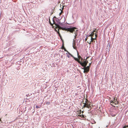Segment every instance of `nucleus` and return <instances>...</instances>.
<instances>
[{
  "instance_id": "f257e3e1",
  "label": "nucleus",
  "mask_w": 128,
  "mask_h": 128,
  "mask_svg": "<svg viewBox=\"0 0 128 128\" xmlns=\"http://www.w3.org/2000/svg\"><path fill=\"white\" fill-rule=\"evenodd\" d=\"M50 24L52 25V28H55V31L57 32L58 34L60 35V34L58 30L59 29H61L62 30H66V28H62L60 27L58 25L56 24H54H54L52 25V24L50 23Z\"/></svg>"
},
{
  "instance_id": "f03ea898",
  "label": "nucleus",
  "mask_w": 128,
  "mask_h": 128,
  "mask_svg": "<svg viewBox=\"0 0 128 128\" xmlns=\"http://www.w3.org/2000/svg\"><path fill=\"white\" fill-rule=\"evenodd\" d=\"M95 38H93L92 36H91L90 35L87 36L86 37V39H88L87 42L89 44H90L91 42L92 41V40L96 39V37L97 35L96 34H95Z\"/></svg>"
},
{
  "instance_id": "7ed1b4c3",
  "label": "nucleus",
  "mask_w": 128,
  "mask_h": 128,
  "mask_svg": "<svg viewBox=\"0 0 128 128\" xmlns=\"http://www.w3.org/2000/svg\"><path fill=\"white\" fill-rule=\"evenodd\" d=\"M110 100L111 103V104L112 106H113L114 105H116L118 104V102L116 101V99H115L114 98H110Z\"/></svg>"
},
{
  "instance_id": "20e7f679",
  "label": "nucleus",
  "mask_w": 128,
  "mask_h": 128,
  "mask_svg": "<svg viewBox=\"0 0 128 128\" xmlns=\"http://www.w3.org/2000/svg\"><path fill=\"white\" fill-rule=\"evenodd\" d=\"M83 103L84 104V107H86L88 108H90L91 106V104L90 103L87 102V100L86 99L85 101H83Z\"/></svg>"
},
{
  "instance_id": "39448f33",
  "label": "nucleus",
  "mask_w": 128,
  "mask_h": 128,
  "mask_svg": "<svg viewBox=\"0 0 128 128\" xmlns=\"http://www.w3.org/2000/svg\"><path fill=\"white\" fill-rule=\"evenodd\" d=\"M76 28L75 27H70L66 28V30L67 31H69L70 32L72 33L76 29Z\"/></svg>"
},
{
  "instance_id": "423d86ee",
  "label": "nucleus",
  "mask_w": 128,
  "mask_h": 128,
  "mask_svg": "<svg viewBox=\"0 0 128 128\" xmlns=\"http://www.w3.org/2000/svg\"><path fill=\"white\" fill-rule=\"evenodd\" d=\"M89 66H88L87 67H86V66H84V68L82 69L84 70V73L88 72L89 70Z\"/></svg>"
},
{
  "instance_id": "0eeeda50",
  "label": "nucleus",
  "mask_w": 128,
  "mask_h": 128,
  "mask_svg": "<svg viewBox=\"0 0 128 128\" xmlns=\"http://www.w3.org/2000/svg\"><path fill=\"white\" fill-rule=\"evenodd\" d=\"M88 63V61H85L83 62H82V64L81 65L84 67L87 64V63Z\"/></svg>"
},
{
  "instance_id": "6e6552de",
  "label": "nucleus",
  "mask_w": 128,
  "mask_h": 128,
  "mask_svg": "<svg viewBox=\"0 0 128 128\" xmlns=\"http://www.w3.org/2000/svg\"><path fill=\"white\" fill-rule=\"evenodd\" d=\"M72 56L74 58L75 60L78 61V63H80L81 65V64H82V62H80V61L78 59V58H75L72 55Z\"/></svg>"
},
{
  "instance_id": "1a4fd4ad",
  "label": "nucleus",
  "mask_w": 128,
  "mask_h": 128,
  "mask_svg": "<svg viewBox=\"0 0 128 128\" xmlns=\"http://www.w3.org/2000/svg\"><path fill=\"white\" fill-rule=\"evenodd\" d=\"M95 32L96 31L95 30H94L91 33V34L89 35H90L91 36H92V38H93V36L94 35V34H96L95 33H94V32Z\"/></svg>"
},
{
  "instance_id": "9d476101",
  "label": "nucleus",
  "mask_w": 128,
  "mask_h": 128,
  "mask_svg": "<svg viewBox=\"0 0 128 128\" xmlns=\"http://www.w3.org/2000/svg\"><path fill=\"white\" fill-rule=\"evenodd\" d=\"M75 43L74 42V41L73 42V44H72V46L74 49H76V46H75Z\"/></svg>"
},
{
  "instance_id": "9b49d317",
  "label": "nucleus",
  "mask_w": 128,
  "mask_h": 128,
  "mask_svg": "<svg viewBox=\"0 0 128 128\" xmlns=\"http://www.w3.org/2000/svg\"><path fill=\"white\" fill-rule=\"evenodd\" d=\"M72 55L71 54H67V56L68 58H69L70 57V56H72Z\"/></svg>"
},
{
  "instance_id": "f8f14e48",
  "label": "nucleus",
  "mask_w": 128,
  "mask_h": 128,
  "mask_svg": "<svg viewBox=\"0 0 128 128\" xmlns=\"http://www.w3.org/2000/svg\"><path fill=\"white\" fill-rule=\"evenodd\" d=\"M91 58L90 59V62H88L89 63V66H90V64L92 63V62L91 61Z\"/></svg>"
},
{
  "instance_id": "ddd939ff",
  "label": "nucleus",
  "mask_w": 128,
  "mask_h": 128,
  "mask_svg": "<svg viewBox=\"0 0 128 128\" xmlns=\"http://www.w3.org/2000/svg\"><path fill=\"white\" fill-rule=\"evenodd\" d=\"M126 127H128V125H127L126 126H124L122 128H126Z\"/></svg>"
},
{
  "instance_id": "4468645a",
  "label": "nucleus",
  "mask_w": 128,
  "mask_h": 128,
  "mask_svg": "<svg viewBox=\"0 0 128 128\" xmlns=\"http://www.w3.org/2000/svg\"><path fill=\"white\" fill-rule=\"evenodd\" d=\"M36 108H40V107L38 106H36Z\"/></svg>"
},
{
  "instance_id": "2eb2a0df",
  "label": "nucleus",
  "mask_w": 128,
  "mask_h": 128,
  "mask_svg": "<svg viewBox=\"0 0 128 128\" xmlns=\"http://www.w3.org/2000/svg\"><path fill=\"white\" fill-rule=\"evenodd\" d=\"M64 48V47L63 46H62V49H63Z\"/></svg>"
},
{
  "instance_id": "dca6fc26",
  "label": "nucleus",
  "mask_w": 128,
  "mask_h": 128,
  "mask_svg": "<svg viewBox=\"0 0 128 128\" xmlns=\"http://www.w3.org/2000/svg\"><path fill=\"white\" fill-rule=\"evenodd\" d=\"M86 40H87L88 41V39H86V38H85Z\"/></svg>"
},
{
  "instance_id": "f3484780",
  "label": "nucleus",
  "mask_w": 128,
  "mask_h": 128,
  "mask_svg": "<svg viewBox=\"0 0 128 128\" xmlns=\"http://www.w3.org/2000/svg\"><path fill=\"white\" fill-rule=\"evenodd\" d=\"M76 54H77V55L78 56V53Z\"/></svg>"
},
{
  "instance_id": "a211bd4d",
  "label": "nucleus",
  "mask_w": 128,
  "mask_h": 128,
  "mask_svg": "<svg viewBox=\"0 0 128 128\" xmlns=\"http://www.w3.org/2000/svg\"><path fill=\"white\" fill-rule=\"evenodd\" d=\"M62 14V12H61L60 13V14Z\"/></svg>"
},
{
  "instance_id": "6ab92c4d",
  "label": "nucleus",
  "mask_w": 128,
  "mask_h": 128,
  "mask_svg": "<svg viewBox=\"0 0 128 128\" xmlns=\"http://www.w3.org/2000/svg\"><path fill=\"white\" fill-rule=\"evenodd\" d=\"M88 61L89 62H90V60H88Z\"/></svg>"
},
{
  "instance_id": "aec40b11",
  "label": "nucleus",
  "mask_w": 128,
  "mask_h": 128,
  "mask_svg": "<svg viewBox=\"0 0 128 128\" xmlns=\"http://www.w3.org/2000/svg\"><path fill=\"white\" fill-rule=\"evenodd\" d=\"M76 35H77L76 34H75V36H76Z\"/></svg>"
},
{
  "instance_id": "412c9836",
  "label": "nucleus",
  "mask_w": 128,
  "mask_h": 128,
  "mask_svg": "<svg viewBox=\"0 0 128 128\" xmlns=\"http://www.w3.org/2000/svg\"><path fill=\"white\" fill-rule=\"evenodd\" d=\"M75 38H76L75 36Z\"/></svg>"
},
{
  "instance_id": "4be33fe9",
  "label": "nucleus",
  "mask_w": 128,
  "mask_h": 128,
  "mask_svg": "<svg viewBox=\"0 0 128 128\" xmlns=\"http://www.w3.org/2000/svg\"><path fill=\"white\" fill-rule=\"evenodd\" d=\"M77 30H76V31H77Z\"/></svg>"
}]
</instances>
